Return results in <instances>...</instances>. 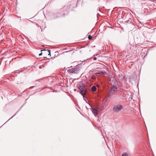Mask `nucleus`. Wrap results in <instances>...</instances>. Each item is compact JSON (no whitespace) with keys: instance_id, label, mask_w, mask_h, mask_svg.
<instances>
[{"instance_id":"obj_8","label":"nucleus","mask_w":156,"mask_h":156,"mask_svg":"<svg viewBox=\"0 0 156 156\" xmlns=\"http://www.w3.org/2000/svg\"><path fill=\"white\" fill-rule=\"evenodd\" d=\"M96 87L95 86H93L91 87V90L93 91H95L96 90Z\"/></svg>"},{"instance_id":"obj_16","label":"nucleus","mask_w":156,"mask_h":156,"mask_svg":"<svg viewBox=\"0 0 156 156\" xmlns=\"http://www.w3.org/2000/svg\"><path fill=\"white\" fill-rule=\"evenodd\" d=\"M98 55H99V54H97V55H96V56H97Z\"/></svg>"},{"instance_id":"obj_14","label":"nucleus","mask_w":156,"mask_h":156,"mask_svg":"<svg viewBox=\"0 0 156 156\" xmlns=\"http://www.w3.org/2000/svg\"><path fill=\"white\" fill-rule=\"evenodd\" d=\"M42 52H41V53H40V54H39V56H41V55H42Z\"/></svg>"},{"instance_id":"obj_7","label":"nucleus","mask_w":156,"mask_h":156,"mask_svg":"<svg viewBox=\"0 0 156 156\" xmlns=\"http://www.w3.org/2000/svg\"><path fill=\"white\" fill-rule=\"evenodd\" d=\"M95 74L96 75H105L107 74V73L105 71L102 72L101 71H99L98 72H96Z\"/></svg>"},{"instance_id":"obj_3","label":"nucleus","mask_w":156,"mask_h":156,"mask_svg":"<svg viewBox=\"0 0 156 156\" xmlns=\"http://www.w3.org/2000/svg\"><path fill=\"white\" fill-rule=\"evenodd\" d=\"M122 106L120 104L115 105L114 106L113 110L114 112H118L121 111L122 108Z\"/></svg>"},{"instance_id":"obj_13","label":"nucleus","mask_w":156,"mask_h":156,"mask_svg":"<svg viewBox=\"0 0 156 156\" xmlns=\"http://www.w3.org/2000/svg\"><path fill=\"white\" fill-rule=\"evenodd\" d=\"M93 59L94 60H97V58L96 57H94V58Z\"/></svg>"},{"instance_id":"obj_15","label":"nucleus","mask_w":156,"mask_h":156,"mask_svg":"<svg viewBox=\"0 0 156 156\" xmlns=\"http://www.w3.org/2000/svg\"><path fill=\"white\" fill-rule=\"evenodd\" d=\"M129 99H130V100H131L133 99V98L132 97H131V98L130 97Z\"/></svg>"},{"instance_id":"obj_10","label":"nucleus","mask_w":156,"mask_h":156,"mask_svg":"<svg viewBox=\"0 0 156 156\" xmlns=\"http://www.w3.org/2000/svg\"><path fill=\"white\" fill-rule=\"evenodd\" d=\"M122 156H128V154L126 153H123Z\"/></svg>"},{"instance_id":"obj_5","label":"nucleus","mask_w":156,"mask_h":156,"mask_svg":"<svg viewBox=\"0 0 156 156\" xmlns=\"http://www.w3.org/2000/svg\"><path fill=\"white\" fill-rule=\"evenodd\" d=\"M68 72L70 73H76L79 71V69L77 68H73L67 70Z\"/></svg>"},{"instance_id":"obj_6","label":"nucleus","mask_w":156,"mask_h":156,"mask_svg":"<svg viewBox=\"0 0 156 156\" xmlns=\"http://www.w3.org/2000/svg\"><path fill=\"white\" fill-rule=\"evenodd\" d=\"M44 51V52H43L44 54H48V55H50L51 54V51L50 50H45V49H43L42 50H41V51Z\"/></svg>"},{"instance_id":"obj_11","label":"nucleus","mask_w":156,"mask_h":156,"mask_svg":"<svg viewBox=\"0 0 156 156\" xmlns=\"http://www.w3.org/2000/svg\"><path fill=\"white\" fill-rule=\"evenodd\" d=\"M92 36L90 35H89L88 37V38L89 40H91L92 38Z\"/></svg>"},{"instance_id":"obj_9","label":"nucleus","mask_w":156,"mask_h":156,"mask_svg":"<svg viewBox=\"0 0 156 156\" xmlns=\"http://www.w3.org/2000/svg\"><path fill=\"white\" fill-rule=\"evenodd\" d=\"M95 78L93 76H91V77H89V80H92L93 81V80H95Z\"/></svg>"},{"instance_id":"obj_17","label":"nucleus","mask_w":156,"mask_h":156,"mask_svg":"<svg viewBox=\"0 0 156 156\" xmlns=\"http://www.w3.org/2000/svg\"><path fill=\"white\" fill-rule=\"evenodd\" d=\"M16 113H15V114L14 115H13V116L12 117H12H13V116H14L15 115H16Z\"/></svg>"},{"instance_id":"obj_4","label":"nucleus","mask_w":156,"mask_h":156,"mask_svg":"<svg viewBox=\"0 0 156 156\" xmlns=\"http://www.w3.org/2000/svg\"><path fill=\"white\" fill-rule=\"evenodd\" d=\"M91 108L92 112L95 116H96L97 115L98 112L99 111H101L102 110L101 109H99L98 108H96L92 107Z\"/></svg>"},{"instance_id":"obj_2","label":"nucleus","mask_w":156,"mask_h":156,"mask_svg":"<svg viewBox=\"0 0 156 156\" xmlns=\"http://www.w3.org/2000/svg\"><path fill=\"white\" fill-rule=\"evenodd\" d=\"M117 87L115 85H112L110 87L109 91L108 93L109 97H110L114 94L117 91Z\"/></svg>"},{"instance_id":"obj_12","label":"nucleus","mask_w":156,"mask_h":156,"mask_svg":"<svg viewBox=\"0 0 156 156\" xmlns=\"http://www.w3.org/2000/svg\"><path fill=\"white\" fill-rule=\"evenodd\" d=\"M81 0H78L77 2V4H78L79 2H81Z\"/></svg>"},{"instance_id":"obj_1","label":"nucleus","mask_w":156,"mask_h":156,"mask_svg":"<svg viewBox=\"0 0 156 156\" xmlns=\"http://www.w3.org/2000/svg\"><path fill=\"white\" fill-rule=\"evenodd\" d=\"M77 87L80 90V93L83 96L86 93V90L84 83L82 82H79L77 85Z\"/></svg>"}]
</instances>
